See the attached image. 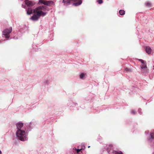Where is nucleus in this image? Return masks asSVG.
<instances>
[{
    "label": "nucleus",
    "instance_id": "2eb2a0df",
    "mask_svg": "<svg viewBox=\"0 0 154 154\" xmlns=\"http://www.w3.org/2000/svg\"><path fill=\"white\" fill-rule=\"evenodd\" d=\"M146 6L149 7H151L152 6L151 4L149 2H146Z\"/></svg>",
    "mask_w": 154,
    "mask_h": 154
},
{
    "label": "nucleus",
    "instance_id": "9b49d317",
    "mask_svg": "<svg viewBox=\"0 0 154 154\" xmlns=\"http://www.w3.org/2000/svg\"><path fill=\"white\" fill-rule=\"evenodd\" d=\"M27 14H32L33 12L32 9L30 8H29L26 11Z\"/></svg>",
    "mask_w": 154,
    "mask_h": 154
},
{
    "label": "nucleus",
    "instance_id": "4be33fe9",
    "mask_svg": "<svg viewBox=\"0 0 154 154\" xmlns=\"http://www.w3.org/2000/svg\"><path fill=\"white\" fill-rule=\"evenodd\" d=\"M22 7L24 8H25V7H26V6H23V5H22Z\"/></svg>",
    "mask_w": 154,
    "mask_h": 154
},
{
    "label": "nucleus",
    "instance_id": "0eeeda50",
    "mask_svg": "<svg viewBox=\"0 0 154 154\" xmlns=\"http://www.w3.org/2000/svg\"><path fill=\"white\" fill-rule=\"evenodd\" d=\"M25 2L26 5L28 6L31 7L35 4V3L33 2L28 0H26Z\"/></svg>",
    "mask_w": 154,
    "mask_h": 154
},
{
    "label": "nucleus",
    "instance_id": "f8f14e48",
    "mask_svg": "<svg viewBox=\"0 0 154 154\" xmlns=\"http://www.w3.org/2000/svg\"><path fill=\"white\" fill-rule=\"evenodd\" d=\"M39 3H43L45 5H49V2L45 1L43 0H40Z\"/></svg>",
    "mask_w": 154,
    "mask_h": 154
},
{
    "label": "nucleus",
    "instance_id": "1a4fd4ad",
    "mask_svg": "<svg viewBox=\"0 0 154 154\" xmlns=\"http://www.w3.org/2000/svg\"><path fill=\"white\" fill-rule=\"evenodd\" d=\"M141 72L144 74H146L149 72V69L147 67L141 69Z\"/></svg>",
    "mask_w": 154,
    "mask_h": 154
},
{
    "label": "nucleus",
    "instance_id": "20e7f679",
    "mask_svg": "<svg viewBox=\"0 0 154 154\" xmlns=\"http://www.w3.org/2000/svg\"><path fill=\"white\" fill-rule=\"evenodd\" d=\"M12 30V27H11L9 29H5L3 32V35H4L6 38H9L10 37L9 34L11 32Z\"/></svg>",
    "mask_w": 154,
    "mask_h": 154
},
{
    "label": "nucleus",
    "instance_id": "aec40b11",
    "mask_svg": "<svg viewBox=\"0 0 154 154\" xmlns=\"http://www.w3.org/2000/svg\"><path fill=\"white\" fill-rule=\"evenodd\" d=\"M136 112V111L134 110H132L131 111V113L133 114H135Z\"/></svg>",
    "mask_w": 154,
    "mask_h": 154
},
{
    "label": "nucleus",
    "instance_id": "39448f33",
    "mask_svg": "<svg viewBox=\"0 0 154 154\" xmlns=\"http://www.w3.org/2000/svg\"><path fill=\"white\" fill-rule=\"evenodd\" d=\"M17 130H25V127L23 126V123L19 122L16 124Z\"/></svg>",
    "mask_w": 154,
    "mask_h": 154
},
{
    "label": "nucleus",
    "instance_id": "6e6552de",
    "mask_svg": "<svg viewBox=\"0 0 154 154\" xmlns=\"http://www.w3.org/2000/svg\"><path fill=\"white\" fill-rule=\"evenodd\" d=\"M113 146L112 144H109L108 145L106 148V150L108 152L111 153L112 152Z\"/></svg>",
    "mask_w": 154,
    "mask_h": 154
},
{
    "label": "nucleus",
    "instance_id": "f257e3e1",
    "mask_svg": "<svg viewBox=\"0 0 154 154\" xmlns=\"http://www.w3.org/2000/svg\"><path fill=\"white\" fill-rule=\"evenodd\" d=\"M47 6L44 5L40 6L35 8L34 10V14L30 18V19L34 21L37 20L41 16H45L47 12L46 11H48Z\"/></svg>",
    "mask_w": 154,
    "mask_h": 154
},
{
    "label": "nucleus",
    "instance_id": "a211bd4d",
    "mask_svg": "<svg viewBox=\"0 0 154 154\" xmlns=\"http://www.w3.org/2000/svg\"><path fill=\"white\" fill-rule=\"evenodd\" d=\"M102 0H98V2L99 4H101L103 3Z\"/></svg>",
    "mask_w": 154,
    "mask_h": 154
},
{
    "label": "nucleus",
    "instance_id": "9d476101",
    "mask_svg": "<svg viewBox=\"0 0 154 154\" xmlns=\"http://www.w3.org/2000/svg\"><path fill=\"white\" fill-rule=\"evenodd\" d=\"M146 52L148 54H151V49L149 46H146L145 49Z\"/></svg>",
    "mask_w": 154,
    "mask_h": 154
},
{
    "label": "nucleus",
    "instance_id": "f03ea898",
    "mask_svg": "<svg viewBox=\"0 0 154 154\" xmlns=\"http://www.w3.org/2000/svg\"><path fill=\"white\" fill-rule=\"evenodd\" d=\"M16 135L18 139L22 141H25L28 139V133L25 130H17Z\"/></svg>",
    "mask_w": 154,
    "mask_h": 154
},
{
    "label": "nucleus",
    "instance_id": "423d86ee",
    "mask_svg": "<svg viewBox=\"0 0 154 154\" xmlns=\"http://www.w3.org/2000/svg\"><path fill=\"white\" fill-rule=\"evenodd\" d=\"M138 60L139 61H140L141 63V64L140 65V66L141 69L147 67L146 63V61H145L143 60L140 59H138Z\"/></svg>",
    "mask_w": 154,
    "mask_h": 154
},
{
    "label": "nucleus",
    "instance_id": "6ab92c4d",
    "mask_svg": "<svg viewBox=\"0 0 154 154\" xmlns=\"http://www.w3.org/2000/svg\"><path fill=\"white\" fill-rule=\"evenodd\" d=\"M49 82L48 80H46L44 81V83L45 84H48L49 83Z\"/></svg>",
    "mask_w": 154,
    "mask_h": 154
},
{
    "label": "nucleus",
    "instance_id": "412c9836",
    "mask_svg": "<svg viewBox=\"0 0 154 154\" xmlns=\"http://www.w3.org/2000/svg\"><path fill=\"white\" fill-rule=\"evenodd\" d=\"M82 149H78L76 150V152L77 153H78L80 151V150Z\"/></svg>",
    "mask_w": 154,
    "mask_h": 154
},
{
    "label": "nucleus",
    "instance_id": "dca6fc26",
    "mask_svg": "<svg viewBox=\"0 0 154 154\" xmlns=\"http://www.w3.org/2000/svg\"><path fill=\"white\" fill-rule=\"evenodd\" d=\"M85 76V75L83 73H82L80 75V78L81 79H82Z\"/></svg>",
    "mask_w": 154,
    "mask_h": 154
},
{
    "label": "nucleus",
    "instance_id": "7ed1b4c3",
    "mask_svg": "<svg viewBox=\"0 0 154 154\" xmlns=\"http://www.w3.org/2000/svg\"><path fill=\"white\" fill-rule=\"evenodd\" d=\"M65 5L73 2V4L76 6L80 5L82 3V0H60Z\"/></svg>",
    "mask_w": 154,
    "mask_h": 154
},
{
    "label": "nucleus",
    "instance_id": "ddd939ff",
    "mask_svg": "<svg viewBox=\"0 0 154 154\" xmlns=\"http://www.w3.org/2000/svg\"><path fill=\"white\" fill-rule=\"evenodd\" d=\"M119 13L120 15H123L125 14V11L123 10H121L119 11Z\"/></svg>",
    "mask_w": 154,
    "mask_h": 154
},
{
    "label": "nucleus",
    "instance_id": "f3484780",
    "mask_svg": "<svg viewBox=\"0 0 154 154\" xmlns=\"http://www.w3.org/2000/svg\"><path fill=\"white\" fill-rule=\"evenodd\" d=\"M125 70L126 72H131V71L130 69L127 68H126L125 69Z\"/></svg>",
    "mask_w": 154,
    "mask_h": 154
},
{
    "label": "nucleus",
    "instance_id": "4468645a",
    "mask_svg": "<svg viewBox=\"0 0 154 154\" xmlns=\"http://www.w3.org/2000/svg\"><path fill=\"white\" fill-rule=\"evenodd\" d=\"M150 139H154V133H151L149 137Z\"/></svg>",
    "mask_w": 154,
    "mask_h": 154
}]
</instances>
